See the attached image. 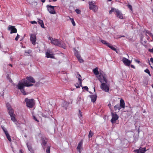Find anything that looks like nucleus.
<instances>
[{
  "label": "nucleus",
  "instance_id": "nucleus-1",
  "mask_svg": "<svg viewBox=\"0 0 153 153\" xmlns=\"http://www.w3.org/2000/svg\"><path fill=\"white\" fill-rule=\"evenodd\" d=\"M33 85L32 84L28 83L26 79H24L19 82L16 87L18 89L20 90L21 92L23 94L25 95H26V93L24 89L25 87V86L27 87L32 86Z\"/></svg>",
  "mask_w": 153,
  "mask_h": 153
},
{
  "label": "nucleus",
  "instance_id": "nucleus-2",
  "mask_svg": "<svg viewBox=\"0 0 153 153\" xmlns=\"http://www.w3.org/2000/svg\"><path fill=\"white\" fill-rule=\"evenodd\" d=\"M6 105L9 110V114L11 117V120L13 122H15L16 121V120L15 117V115L14 113L13 109L11 108L10 105L8 104H7Z\"/></svg>",
  "mask_w": 153,
  "mask_h": 153
},
{
  "label": "nucleus",
  "instance_id": "nucleus-3",
  "mask_svg": "<svg viewBox=\"0 0 153 153\" xmlns=\"http://www.w3.org/2000/svg\"><path fill=\"white\" fill-rule=\"evenodd\" d=\"M106 75L102 72L100 73L99 75L97 76V77L98 79L101 83L104 82L107 83L108 80L106 79Z\"/></svg>",
  "mask_w": 153,
  "mask_h": 153
},
{
  "label": "nucleus",
  "instance_id": "nucleus-4",
  "mask_svg": "<svg viewBox=\"0 0 153 153\" xmlns=\"http://www.w3.org/2000/svg\"><path fill=\"white\" fill-rule=\"evenodd\" d=\"M25 102H26L27 106L29 108H32L35 104V101L34 99H28L26 98L25 99Z\"/></svg>",
  "mask_w": 153,
  "mask_h": 153
},
{
  "label": "nucleus",
  "instance_id": "nucleus-5",
  "mask_svg": "<svg viewBox=\"0 0 153 153\" xmlns=\"http://www.w3.org/2000/svg\"><path fill=\"white\" fill-rule=\"evenodd\" d=\"M51 41L52 44L58 46L60 47H62L63 44L62 42L58 40V39H50Z\"/></svg>",
  "mask_w": 153,
  "mask_h": 153
},
{
  "label": "nucleus",
  "instance_id": "nucleus-6",
  "mask_svg": "<svg viewBox=\"0 0 153 153\" xmlns=\"http://www.w3.org/2000/svg\"><path fill=\"white\" fill-rule=\"evenodd\" d=\"M107 83L105 82L102 83L100 86L101 89L105 91L108 92L109 91V86L106 84Z\"/></svg>",
  "mask_w": 153,
  "mask_h": 153
},
{
  "label": "nucleus",
  "instance_id": "nucleus-7",
  "mask_svg": "<svg viewBox=\"0 0 153 153\" xmlns=\"http://www.w3.org/2000/svg\"><path fill=\"white\" fill-rule=\"evenodd\" d=\"M89 8L93 10L94 12H96L97 11L98 7L97 5L94 4L93 2H89Z\"/></svg>",
  "mask_w": 153,
  "mask_h": 153
},
{
  "label": "nucleus",
  "instance_id": "nucleus-8",
  "mask_svg": "<svg viewBox=\"0 0 153 153\" xmlns=\"http://www.w3.org/2000/svg\"><path fill=\"white\" fill-rule=\"evenodd\" d=\"M74 54L76 56L78 61L80 63H82L84 62V60L81 58L80 54L79 53L78 51L74 49Z\"/></svg>",
  "mask_w": 153,
  "mask_h": 153
},
{
  "label": "nucleus",
  "instance_id": "nucleus-9",
  "mask_svg": "<svg viewBox=\"0 0 153 153\" xmlns=\"http://www.w3.org/2000/svg\"><path fill=\"white\" fill-rule=\"evenodd\" d=\"M111 115L112 117V118L111 120V122L112 123H114L115 121L118 119L119 117L116 112H111Z\"/></svg>",
  "mask_w": 153,
  "mask_h": 153
},
{
  "label": "nucleus",
  "instance_id": "nucleus-10",
  "mask_svg": "<svg viewBox=\"0 0 153 153\" xmlns=\"http://www.w3.org/2000/svg\"><path fill=\"white\" fill-rule=\"evenodd\" d=\"M100 41L103 44L109 47L111 49H112L113 50H114V51H116L117 52V50L113 46H112L111 45L108 43L107 42L105 41L104 40H100Z\"/></svg>",
  "mask_w": 153,
  "mask_h": 153
},
{
  "label": "nucleus",
  "instance_id": "nucleus-11",
  "mask_svg": "<svg viewBox=\"0 0 153 153\" xmlns=\"http://www.w3.org/2000/svg\"><path fill=\"white\" fill-rule=\"evenodd\" d=\"M55 7V6L49 5H48L46 6L48 11L51 14H55L56 13V12L54 9Z\"/></svg>",
  "mask_w": 153,
  "mask_h": 153
},
{
  "label": "nucleus",
  "instance_id": "nucleus-12",
  "mask_svg": "<svg viewBox=\"0 0 153 153\" xmlns=\"http://www.w3.org/2000/svg\"><path fill=\"white\" fill-rule=\"evenodd\" d=\"M8 30L10 31V33H16L17 32V29L15 28V26L9 25L8 27Z\"/></svg>",
  "mask_w": 153,
  "mask_h": 153
},
{
  "label": "nucleus",
  "instance_id": "nucleus-13",
  "mask_svg": "<svg viewBox=\"0 0 153 153\" xmlns=\"http://www.w3.org/2000/svg\"><path fill=\"white\" fill-rule=\"evenodd\" d=\"M122 61L125 65L128 66H129L131 62V61L125 57H123V58Z\"/></svg>",
  "mask_w": 153,
  "mask_h": 153
},
{
  "label": "nucleus",
  "instance_id": "nucleus-14",
  "mask_svg": "<svg viewBox=\"0 0 153 153\" xmlns=\"http://www.w3.org/2000/svg\"><path fill=\"white\" fill-rule=\"evenodd\" d=\"M26 79L27 81V80L30 82L34 83L36 82L35 79L31 76H27L26 77Z\"/></svg>",
  "mask_w": 153,
  "mask_h": 153
},
{
  "label": "nucleus",
  "instance_id": "nucleus-15",
  "mask_svg": "<svg viewBox=\"0 0 153 153\" xmlns=\"http://www.w3.org/2000/svg\"><path fill=\"white\" fill-rule=\"evenodd\" d=\"M83 144L82 140H81L79 142L78 144V146L77 148V149L78 150L79 152V153H81V149L82 148Z\"/></svg>",
  "mask_w": 153,
  "mask_h": 153
},
{
  "label": "nucleus",
  "instance_id": "nucleus-16",
  "mask_svg": "<svg viewBox=\"0 0 153 153\" xmlns=\"http://www.w3.org/2000/svg\"><path fill=\"white\" fill-rule=\"evenodd\" d=\"M117 12H116V15L117 16L121 19H123V15L122 14V13L119 10H118L117 11Z\"/></svg>",
  "mask_w": 153,
  "mask_h": 153
},
{
  "label": "nucleus",
  "instance_id": "nucleus-17",
  "mask_svg": "<svg viewBox=\"0 0 153 153\" xmlns=\"http://www.w3.org/2000/svg\"><path fill=\"white\" fill-rule=\"evenodd\" d=\"M120 106V108H125V103L124 100L122 99H121L120 100V105H119Z\"/></svg>",
  "mask_w": 153,
  "mask_h": 153
},
{
  "label": "nucleus",
  "instance_id": "nucleus-18",
  "mask_svg": "<svg viewBox=\"0 0 153 153\" xmlns=\"http://www.w3.org/2000/svg\"><path fill=\"white\" fill-rule=\"evenodd\" d=\"M47 139L46 138H43L42 139V145L44 150H45V147H44L45 146L47 143Z\"/></svg>",
  "mask_w": 153,
  "mask_h": 153
},
{
  "label": "nucleus",
  "instance_id": "nucleus-19",
  "mask_svg": "<svg viewBox=\"0 0 153 153\" xmlns=\"http://www.w3.org/2000/svg\"><path fill=\"white\" fill-rule=\"evenodd\" d=\"M46 56L48 58H53L54 57L53 54H50V51L48 50L47 51L46 53Z\"/></svg>",
  "mask_w": 153,
  "mask_h": 153
},
{
  "label": "nucleus",
  "instance_id": "nucleus-20",
  "mask_svg": "<svg viewBox=\"0 0 153 153\" xmlns=\"http://www.w3.org/2000/svg\"><path fill=\"white\" fill-rule=\"evenodd\" d=\"M97 95H91L90 97L91 99V101L93 102H94L96 101L97 98Z\"/></svg>",
  "mask_w": 153,
  "mask_h": 153
},
{
  "label": "nucleus",
  "instance_id": "nucleus-21",
  "mask_svg": "<svg viewBox=\"0 0 153 153\" xmlns=\"http://www.w3.org/2000/svg\"><path fill=\"white\" fill-rule=\"evenodd\" d=\"M5 134L8 140L11 142V139L10 137L9 134L7 131H5Z\"/></svg>",
  "mask_w": 153,
  "mask_h": 153
},
{
  "label": "nucleus",
  "instance_id": "nucleus-22",
  "mask_svg": "<svg viewBox=\"0 0 153 153\" xmlns=\"http://www.w3.org/2000/svg\"><path fill=\"white\" fill-rule=\"evenodd\" d=\"M146 35L148 36H150V37L153 38V35L152 34V33L149 31H146Z\"/></svg>",
  "mask_w": 153,
  "mask_h": 153
},
{
  "label": "nucleus",
  "instance_id": "nucleus-23",
  "mask_svg": "<svg viewBox=\"0 0 153 153\" xmlns=\"http://www.w3.org/2000/svg\"><path fill=\"white\" fill-rule=\"evenodd\" d=\"M146 149L145 148L140 147L139 148L140 153H144L146 151Z\"/></svg>",
  "mask_w": 153,
  "mask_h": 153
},
{
  "label": "nucleus",
  "instance_id": "nucleus-24",
  "mask_svg": "<svg viewBox=\"0 0 153 153\" xmlns=\"http://www.w3.org/2000/svg\"><path fill=\"white\" fill-rule=\"evenodd\" d=\"M93 72L94 74L96 75H97L99 74V71H98V68H96L93 70Z\"/></svg>",
  "mask_w": 153,
  "mask_h": 153
},
{
  "label": "nucleus",
  "instance_id": "nucleus-25",
  "mask_svg": "<svg viewBox=\"0 0 153 153\" xmlns=\"http://www.w3.org/2000/svg\"><path fill=\"white\" fill-rule=\"evenodd\" d=\"M38 22V23L41 25L42 27H44V26L42 20L39 19Z\"/></svg>",
  "mask_w": 153,
  "mask_h": 153
},
{
  "label": "nucleus",
  "instance_id": "nucleus-26",
  "mask_svg": "<svg viewBox=\"0 0 153 153\" xmlns=\"http://www.w3.org/2000/svg\"><path fill=\"white\" fill-rule=\"evenodd\" d=\"M121 109L120 106L119 104H117L114 106V109L115 111H116L117 110H120Z\"/></svg>",
  "mask_w": 153,
  "mask_h": 153
},
{
  "label": "nucleus",
  "instance_id": "nucleus-27",
  "mask_svg": "<svg viewBox=\"0 0 153 153\" xmlns=\"http://www.w3.org/2000/svg\"><path fill=\"white\" fill-rule=\"evenodd\" d=\"M118 10V9H116L114 8H112L111 10L109 11V13L110 14H111L113 12H115L116 13L117 11Z\"/></svg>",
  "mask_w": 153,
  "mask_h": 153
},
{
  "label": "nucleus",
  "instance_id": "nucleus-28",
  "mask_svg": "<svg viewBox=\"0 0 153 153\" xmlns=\"http://www.w3.org/2000/svg\"><path fill=\"white\" fill-rule=\"evenodd\" d=\"M36 39H30L31 42L34 45H35L36 44Z\"/></svg>",
  "mask_w": 153,
  "mask_h": 153
},
{
  "label": "nucleus",
  "instance_id": "nucleus-29",
  "mask_svg": "<svg viewBox=\"0 0 153 153\" xmlns=\"http://www.w3.org/2000/svg\"><path fill=\"white\" fill-rule=\"evenodd\" d=\"M30 38H36V35L35 33L30 34Z\"/></svg>",
  "mask_w": 153,
  "mask_h": 153
},
{
  "label": "nucleus",
  "instance_id": "nucleus-30",
  "mask_svg": "<svg viewBox=\"0 0 153 153\" xmlns=\"http://www.w3.org/2000/svg\"><path fill=\"white\" fill-rule=\"evenodd\" d=\"M50 146H48L47 147L46 152L47 153H50Z\"/></svg>",
  "mask_w": 153,
  "mask_h": 153
},
{
  "label": "nucleus",
  "instance_id": "nucleus-31",
  "mask_svg": "<svg viewBox=\"0 0 153 153\" xmlns=\"http://www.w3.org/2000/svg\"><path fill=\"white\" fill-rule=\"evenodd\" d=\"M144 71L146 73H147L150 76H151V74H150V72L149 70L148 69H147V68Z\"/></svg>",
  "mask_w": 153,
  "mask_h": 153
},
{
  "label": "nucleus",
  "instance_id": "nucleus-32",
  "mask_svg": "<svg viewBox=\"0 0 153 153\" xmlns=\"http://www.w3.org/2000/svg\"><path fill=\"white\" fill-rule=\"evenodd\" d=\"M93 135V133L91 131H90L89 132L88 137L89 138L91 137Z\"/></svg>",
  "mask_w": 153,
  "mask_h": 153
},
{
  "label": "nucleus",
  "instance_id": "nucleus-33",
  "mask_svg": "<svg viewBox=\"0 0 153 153\" xmlns=\"http://www.w3.org/2000/svg\"><path fill=\"white\" fill-rule=\"evenodd\" d=\"M70 20H71V22L72 24L74 26H75V23L74 21V19L73 18H70Z\"/></svg>",
  "mask_w": 153,
  "mask_h": 153
},
{
  "label": "nucleus",
  "instance_id": "nucleus-34",
  "mask_svg": "<svg viewBox=\"0 0 153 153\" xmlns=\"http://www.w3.org/2000/svg\"><path fill=\"white\" fill-rule=\"evenodd\" d=\"M78 76L77 77V78H78L79 81L82 80L81 79V75L80 74H78Z\"/></svg>",
  "mask_w": 153,
  "mask_h": 153
},
{
  "label": "nucleus",
  "instance_id": "nucleus-35",
  "mask_svg": "<svg viewBox=\"0 0 153 153\" xmlns=\"http://www.w3.org/2000/svg\"><path fill=\"white\" fill-rule=\"evenodd\" d=\"M75 11L77 14H79L80 13L81 11L79 9H76Z\"/></svg>",
  "mask_w": 153,
  "mask_h": 153
},
{
  "label": "nucleus",
  "instance_id": "nucleus-36",
  "mask_svg": "<svg viewBox=\"0 0 153 153\" xmlns=\"http://www.w3.org/2000/svg\"><path fill=\"white\" fill-rule=\"evenodd\" d=\"M127 6L128 7L129 9L131 10H132V7L131 5L128 4L127 5Z\"/></svg>",
  "mask_w": 153,
  "mask_h": 153
},
{
  "label": "nucleus",
  "instance_id": "nucleus-37",
  "mask_svg": "<svg viewBox=\"0 0 153 153\" xmlns=\"http://www.w3.org/2000/svg\"><path fill=\"white\" fill-rule=\"evenodd\" d=\"M33 119L35 120V121H36L37 122H39V120H38L35 117V116H33Z\"/></svg>",
  "mask_w": 153,
  "mask_h": 153
},
{
  "label": "nucleus",
  "instance_id": "nucleus-38",
  "mask_svg": "<svg viewBox=\"0 0 153 153\" xmlns=\"http://www.w3.org/2000/svg\"><path fill=\"white\" fill-rule=\"evenodd\" d=\"M82 89H84L85 90L87 91H88V87L87 86L82 87Z\"/></svg>",
  "mask_w": 153,
  "mask_h": 153
},
{
  "label": "nucleus",
  "instance_id": "nucleus-39",
  "mask_svg": "<svg viewBox=\"0 0 153 153\" xmlns=\"http://www.w3.org/2000/svg\"><path fill=\"white\" fill-rule=\"evenodd\" d=\"M79 86L80 87L81 86V87H82V80H80V81H79Z\"/></svg>",
  "mask_w": 153,
  "mask_h": 153
},
{
  "label": "nucleus",
  "instance_id": "nucleus-40",
  "mask_svg": "<svg viewBox=\"0 0 153 153\" xmlns=\"http://www.w3.org/2000/svg\"><path fill=\"white\" fill-rule=\"evenodd\" d=\"M134 152L137 153H140V150L139 149H136L134 150Z\"/></svg>",
  "mask_w": 153,
  "mask_h": 153
},
{
  "label": "nucleus",
  "instance_id": "nucleus-41",
  "mask_svg": "<svg viewBox=\"0 0 153 153\" xmlns=\"http://www.w3.org/2000/svg\"><path fill=\"white\" fill-rule=\"evenodd\" d=\"M30 22L31 23V24H37V22L36 21H31Z\"/></svg>",
  "mask_w": 153,
  "mask_h": 153
},
{
  "label": "nucleus",
  "instance_id": "nucleus-42",
  "mask_svg": "<svg viewBox=\"0 0 153 153\" xmlns=\"http://www.w3.org/2000/svg\"><path fill=\"white\" fill-rule=\"evenodd\" d=\"M75 86L77 88H80V86L78 83H76L75 85Z\"/></svg>",
  "mask_w": 153,
  "mask_h": 153
},
{
  "label": "nucleus",
  "instance_id": "nucleus-43",
  "mask_svg": "<svg viewBox=\"0 0 153 153\" xmlns=\"http://www.w3.org/2000/svg\"><path fill=\"white\" fill-rule=\"evenodd\" d=\"M7 79H9L10 82L12 81V80L10 78V77L9 76V75H7Z\"/></svg>",
  "mask_w": 153,
  "mask_h": 153
},
{
  "label": "nucleus",
  "instance_id": "nucleus-44",
  "mask_svg": "<svg viewBox=\"0 0 153 153\" xmlns=\"http://www.w3.org/2000/svg\"><path fill=\"white\" fill-rule=\"evenodd\" d=\"M1 128L3 130L4 133H5V131H7L6 130V129L3 126H1Z\"/></svg>",
  "mask_w": 153,
  "mask_h": 153
},
{
  "label": "nucleus",
  "instance_id": "nucleus-45",
  "mask_svg": "<svg viewBox=\"0 0 153 153\" xmlns=\"http://www.w3.org/2000/svg\"><path fill=\"white\" fill-rule=\"evenodd\" d=\"M108 106H109L110 109L111 110V111L112 109L111 108V104L110 102H109V103L108 104Z\"/></svg>",
  "mask_w": 153,
  "mask_h": 153
},
{
  "label": "nucleus",
  "instance_id": "nucleus-46",
  "mask_svg": "<svg viewBox=\"0 0 153 153\" xmlns=\"http://www.w3.org/2000/svg\"><path fill=\"white\" fill-rule=\"evenodd\" d=\"M135 61L136 62L138 63H140V61L139 60H137V59H135Z\"/></svg>",
  "mask_w": 153,
  "mask_h": 153
},
{
  "label": "nucleus",
  "instance_id": "nucleus-47",
  "mask_svg": "<svg viewBox=\"0 0 153 153\" xmlns=\"http://www.w3.org/2000/svg\"><path fill=\"white\" fill-rule=\"evenodd\" d=\"M125 36H119L118 37H117V38H120L121 37H124Z\"/></svg>",
  "mask_w": 153,
  "mask_h": 153
},
{
  "label": "nucleus",
  "instance_id": "nucleus-48",
  "mask_svg": "<svg viewBox=\"0 0 153 153\" xmlns=\"http://www.w3.org/2000/svg\"><path fill=\"white\" fill-rule=\"evenodd\" d=\"M20 37V35H19L18 34H17L15 38H19Z\"/></svg>",
  "mask_w": 153,
  "mask_h": 153
},
{
  "label": "nucleus",
  "instance_id": "nucleus-49",
  "mask_svg": "<svg viewBox=\"0 0 153 153\" xmlns=\"http://www.w3.org/2000/svg\"><path fill=\"white\" fill-rule=\"evenodd\" d=\"M150 61L153 64V58H151L150 59Z\"/></svg>",
  "mask_w": 153,
  "mask_h": 153
},
{
  "label": "nucleus",
  "instance_id": "nucleus-50",
  "mask_svg": "<svg viewBox=\"0 0 153 153\" xmlns=\"http://www.w3.org/2000/svg\"><path fill=\"white\" fill-rule=\"evenodd\" d=\"M79 114H80V117H82V113H81V112L80 110L79 111Z\"/></svg>",
  "mask_w": 153,
  "mask_h": 153
},
{
  "label": "nucleus",
  "instance_id": "nucleus-51",
  "mask_svg": "<svg viewBox=\"0 0 153 153\" xmlns=\"http://www.w3.org/2000/svg\"><path fill=\"white\" fill-rule=\"evenodd\" d=\"M131 68H135V67H134V66L133 65H131Z\"/></svg>",
  "mask_w": 153,
  "mask_h": 153
},
{
  "label": "nucleus",
  "instance_id": "nucleus-52",
  "mask_svg": "<svg viewBox=\"0 0 153 153\" xmlns=\"http://www.w3.org/2000/svg\"><path fill=\"white\" fill-rule=\"evenodd\" d=\"M45 0H41V1L42 3H44L45 2Z\"/></svg>",
  "mask_w": 153,
  "mask_h": 153
},
{
  "label": "nucleus",
  "instance_id": "nucleus-53",
  "mask_svg": "<svg viewBox=\"0 0 153 153\" xmlns=\"http://www.w3.org/2000/svg\"><path fill=\"white\" fill-rule=\"evenodd\" d=\"M9 65L10 66H11V67H13L12 65V64H9Z\"/></svg>",
  "mask_w": 153,
  "mask_h": 153
},
{
  "label": "nucleus",
  "instance_id": "nucleus-54",
  "mask_svg": "<svg viewBox=\"0 0 153 153\" xmlns=\"http://www.w3.org/2000/svg\"><path fill=\"white\" fill-rule=\"evenodd\" d=\"M53 1L52 0H49V2H52Z\"/></svg>",
  "mask_w": 153,
  "mask_h": 153
},
{
  "label": "nucleus",
  "instance_id": "nucleus-55",
  "mask_svg": "<svg viewBox=\"0 0 153 153\" xmlns=\"http://www.w3.org/2000/svg\"><path fill=\"white\" fill-rule=\"evenodd\" d=\"M57 1V0H53V2H55Z\"/></svg>",
  "mask_w": 153,
  "mask_h": 153
},
{
  "label": "nucleus",
  "instance_id": "nucleus-56",
  "mask_svg": "<svg viewBox=\"0 0 153 153\" xmlns=\"http://www.w3.org/2000/svg\"><path fill=\"white\" fill-rule=\"evenodd\" d=\"M15 39L16 41H17L18 40V39Z\"/></svg>",
  "mask_w": 153,
  "mask_h": 153
},
{
  "label": "nucleus",
  "instance_id": "nucleus-57",
  "mask_svg": "<svg viewBox=\"0 0 153 153\" xmlns=\"http://www.w3.org/2000/svg\"><path fill=\"white\" fill-rule=\"evenodd\" d=\"M1 48V43L0 42V48Z\"/></svg>",
  "mask_w": 153,
  "mask_h": 153
},
{
  "label": "nucleus",
  "instance_id": "nucleus-58",
  "mask_svg": "<svg viewBox=\"0 0 153 153\" xmlns=\"http://www.w3.org/2000/svg\"><path fill=\"white\" fill-rule=\"evenodd\" d=\"M28 149L29 150V151H30V149L28 147Z\"/></svg>",
  "mask_w": 153,
  "mask_h": 153
},
{
  "label": "nucleus",
  "instance_id": "nucleus-59",
  "mask_svg": "<svg viewBox=\"0 0 153 153\" xmlns=\"http://www.w3.org/2000/svg\"><path fill=\"white\" fill-rule=\"evenodd\" d=\"M48 38L50 39V38H52L51 37H49Z\"/></svg>",
  "mask_w": 153,
  "mask_h": 153
},
{
  "label": "nucleus",
  "instance_id": "nucleus-60",
  "mask_svg": "<svg viewBox=\"0 0 153 153\" xmlns=\"http://www.w3.org/2000/svg\"><path fill=\"white\" fill-rule=\"evenodd\" d=\"M152 87L153 88V85H152Z\"/></svg>",
  "mask_w": 153,
  "mask_h": 153
},
{
  "label": "nucleus",
  "instance_id": "nucleus-61",
  "mask_svg": "<svg viewBox=\"0 0 153 153\" xmlns=\"http://www.w3.org/2000/svg\"><path fill=\"white\" fill-rule=\"evenodd\" d=\"M22 40V39H21V40H20V41H21Z\"/></svg>",
  "mask_w": 153,
  "mask_h": 153
},
{
  "label": "nucleus",
  "instance_id": "nucleus-62",
  "mask_svg": "<svg viewBox=\"0 0 153 153\" xmlns=\"http://www.w3.org/2000/svg\"><path fill=\"white\" fill-rule=\"evenodd\" d=\"M21 153H23V152H21Z\"/></svg>",
  "mask_w": 153,
  "mask_h": 153
}]
</instances>
